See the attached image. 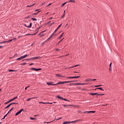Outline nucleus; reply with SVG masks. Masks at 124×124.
<instances>
[{
  "instance_id": "603ef678",
  "label": "nucleus",
  "mask_w": 124,
  "mask_h": 124,
  "mask_svg": "<svg viewBox=\"0 0 124 124\" xmlns=\"http://www.w3.org/2000/svg\"><path fill=\"white\" fill-rule=\"evenodd\" d=\"M65 16V14H63V15L62 16V18H63V17H64V16Z\"/></svg>"
},
{
  "instance_id": "aec40b11",
  "label": "nucleus",
  "mask_w": 124,
  "mask_h": 124,
  "mask_svg": "<svg viewBox=\"0 0 124 124\" xmlns=\"http://www.w3.org/2000/svg\"><path fill=\"white\" fill-rule=\"evenodd\" d=\"M63 107H68L69 106H71L70 105H63Z\"/></svg>"
},
{
  "instance_id": "f704fd0d",
  "label": "nucleus",
  "mask_w": 124,
  "mask_h": 124,
  "mask_svg": "<svg viewBox=\"0 0 124 124\" xmlns=\"http://www.w3.org/2000/svg\"><path fill=\"white\" fill-rule=\"evenodd\" d=\"M39 103L42 104H46V103L42 102H40Z\"/></svg>"
},
{
  "instance_id": "473e14b6",
  "label": "nucleus",
  "mask_w": 124,
  "mask_h": 124,
  "mask_svg": "<svg viewBox=\"0 0 124 124\" xmlns=\"http://www.w3.org/2000/svg\"><path fill=\"white\" fill-rule=\"evenodd\" d=\"M32 98H28L27 100V101H30V100H31V99H32Z\"/></svg>"
},
{
  "instance_id": "a18cd8bd",
  "label": "nucleus",
  "mask_w": 124,
  "mask_h": 124,
  "mask_svg": "<svg viewBox=\"0 0 124 124\" xmlns=\"http://www.w3.org/2000/svg\"><path fill=\"white\" fill-rule=\"evenodd\" d=\"M77 85H79L80 86H82V85H83V83H79L77 84Z\"/></svg>"
},
{
  "instance_id": "72a5a7b5",
  "label": "nucleus",
  "mask_w": 124,
  "mask_h": 124,
  "mask_svg": "<svg viewBox=\"0 0 124 124\" xmlns=\"http://www.w3.org/2000/svg\"><path fill=\"white\" fill-rule=\"evenodd\" d=\"M9 102H11L10 100H9L8 101H7V102H6V103H5V104H8V103H9Z\"/></svg>"
},
{
  "instance_id": "1a4fd4ad",
  "label": "nucleus",
  "mask_w": 124,
  "mask_h": 124,
  "mask_svg": "<svg viewBox=\"0 0 124 124\" xmlns=\"http://www.w3.org/2000/svg\"><path fill=\"white\" fill-rule=\"evenodd\" d=\"M45 31H42V32L39 34V35H40L41 37H42V36H44V35H45V34H43V32H44Z\"/></svg>"
},
{
  "instance_id": "6ab92c4d",
  "label": "nucleus",
  "mask_w": 124,
  "mask_h": 124,
  "mask_svg": "<svg viewBox=\"0 0 124 124\" xmlns=\"http://www.w3.org/2000/svg\"><path fill=\"white\" fill-rule=\"evenodd\" d=\"M90 94H91V95H96L97 93H90Z\"/></svg>"
},
{
  "instance_id": "6e6552de",
  "label": "nucleus",
  "mask_w": 124,
  "mask_h": 124,
  "mask_svg": "<svg viewBox=\"0 0 124 124\" xmlns=\"http://www.w3.org/2000/svg\"><path fill=\"white\" fill-rule=\"evenodd\" d=\"M62 24H61L60 25H59L58 28L55 30V31H54V32H56V31H58V30H59L60 28V27H62Z\"/></svg>"
},
{
  "instance_id": "0eeeda50",
  "label": "nucleus",
  "mask_w": 124,
  "mask_h": 124,
  "mask_svg": "<svg viewBox=\"0 0 124 124\" xmlns=\"http://www.w3.org/2000/svg\"><path fill=\"white\" fill-rule=\"evenodd\" d=\"M11 41H12V39H11L9 41H4V42H0V44H1V43H8V42H11Z\"/></svg>"
},
{
  "instance_id": "b1692460",
  "label": "nucleus",
  "mask_w": 124,
  "mask_h": 124,
  "mask_svg": "<svg viewBox=\"0 0 124 124\" xmlns=\"http://www.w3.org/2000/svg\"><path fill=\"white\" fill-rule=\"evenodd\" d=\"M10 106H11L10 104L5 107V109H7V108H9Z\"/></svg>"
},
{
  "instance_id": "3c124183",
  "label": "nucleus",
  "mask_w": 124,
  "mask_h": 124,
  "mask_svg": "<svg viewBox=\"0 0 124 124\" xmlns=\"http://www.w3.org/2000/svg\"><path fill=\"white\" fill-rule=\"evenodd\" d=\"M13 100H14V99H13V98L10 100L11 102V101H13Z\"/></svg>"
},
{
  "instance_id": "4468645a",
  "label": "nucleus",
  "mask_w": 124,
  "mask_h": 124,
  "mask_svg": "<svg viewBox=\"0 0 124 124\" xmlns=\"http://www.w3.org/2000/svg\"><path fill=\"white\" fill-rule=\"evenodd\" d=\"M32 25V23H30V25L29 26H25V27H26L27 28H31Z\"/></svg>"
},
{
  "instance_id": "864d4df0",
  "label": "nucleus",
  "mask_w": 124,
  "mask_h": 124,
  "mask_svg": "<svg viewBox=\"0 0 124 124\" xmlns=\"http://www.w3.org/2000/svg\"><path fill=\"white\" fill-rule=\"evenodd\" d=\"M16 98H17V96L13 98L14 100H15V99H16Z\"/></svg>"
},
{
  "instance_id": "a878e982",
  "label": "nucleus",
  "mask_w": 124,
  "mask_h": 124,
  "mask_svg": "<svg viewBox=\"0 0 124 124\" xmlns=\"http://www.w3.org/2000/svg\"><path fill=\"white\" fill-rule=\"evenodd\" d=\"M31 20H32V21H37V19L35 18H31Z\"/></svg>"
},
{
  "instance_id": "c85d7f7f",
  "label": "nucleus",
  "mask_w": 124,
  "mask_h": 124,
  "mask_svg": "<svg viewBox=\"0 0 124 124\" xmlns=\"http://www.w3.org/2000/svg\"><path fill=\"white\" fill-rule=\"evenodd\" d=\"M33 5H34V4H33L32 5H28L27 7H31V6H33Z\"/></svg>"
},
{
  "instance_id": "f3484780",
  "label": "nucleus",
  "mask_w": 124,
  "mask_h": 124,
  "mask_svg": "<svg viewBox=\"0 0 124 124\" xmlns=\"http://www.w3.org/2000/svg\"><path fill=\"white\" fill-rule=\"evenodd\" d=\"M13 109H14V108H11V109H10L9 110V111L8 112L7 114H9V113H10V112H11V111H12V110H13Z\"/></svg>"
},
{
  "instance_id": "2f4dec72",
  "label": "nucleus",
  "mask_w": 124,
  "mask_h": 124,
  "mask_svg": "<svg viewBox=\"0 0 124 124\" xmlns=\"http://www.w3.org/2000/svg\"><path fill=\"white\" fill-rule=\"evenodd\" d=\"M13 104H17V103H12L11 104H10V105H13Z\"/></svg>"
},
{
  "instance_id": "c9c22d12",
  "label": "nucleus",
  "mask_w": 124,
  "mask_h": 124,
  "mask_svg": "<svg viewBox=\"0 0 124 124\" xmlns=\"http://www.w3.org/2000/svg\"><path fill=\"white\" fill-rule=\"evenodd\" d=\"M80 78V76H77V77H73V78Z\"/></svg>"
},
{
  "instance_id": "5fc2aeb1",
  "label": "nucleus",
  "mask_w": 124,
  "mask_h": 124,
  "mask_svg": "<svg viewBox=\"0 0 124 124\" xmlns=\"http://www.w3.org/2000/svg\"><path fill=\"white\" fill-rule=\"evenodd\" d=\"M98 87H99V86H98V85H96V86H94L95 88H97Z\"/></svg>"
},
{
  "instance_id": "052dcab7",
  "label": "nucleus",
  "mask_w": 124,
  "mask_h": 124,
  "mask_svg": "<svg viewBox=\"0 0 124 124\" xmlns=\"http://www.w3.org/2000/svg\"><path fill=\"white\" fill-rule=\"evenodd\" d=\"M33 64V63H31L30 64V65H32Z\"/></svg>"
},
{
  "instance_id": "5701e85b",
  "label": "nucleus",
  "mask_w": 124,
  "mask_h": 124,
  "mask_svg": "<svg viewBox=\"0 0 124 124\" xmlns=\"http://www.w3.org/2000/svg\"><path fill=\"white\" fill-rule=\"evenodd\" d=\"M28 56H29V55H25L24 56H22V57L23 58V59H25V58H27Z\"/></svg>"
},
{
  "instance_id": "bf43d9fd",
  "label": "nucleus",
  "mask_w": 124,
  "mask_h": 124,
  "mask_svg": "<svg viewBox=\"0 0 124 124\" xmlns=\"http://www.w3.org/2000/svg\"><path fill=\"white\" fill-rule=\"evenodd\" d=\"M62 40H63V39H62V40H61L59 43H60V42H62Z\"/></svg>"
},
{
  "instance_id": "e2e57ef3",
  "label": "nucleus",
  "mask_w": 124,
  "mask_h": 124,
  "mask_svg": "<svg viewBox=\"0 0 124 124\" xmlns=\"http://www.w3.org/2000/svg\"><path fill=\"white\" fill-rule=\"evenodd\" d=\"M58 120H62V118H59L58 119H57V121H58Z\"/></svg>"
},
{
  "instance_id": "2eb2a0df",
  "label": "nucleus",
  "mask_w": 124,
  "mask_h": 124,
  "mask_svg": "<svg viewBox=\"0 0 124 124\" xmlns=\"http://www.w3.org/2000/svg\"><path fill=\"white\" fill-rule=\"evenodd\" d=\"M79 120H76V121H72V122H69L70 123V124H72L73 123H76V122H79Z\"/></svg>"
},
{
  "instance_id": "37998d69",
  "label": "nucleus",
  "mask_w": 124,
  "mask_h": 124,
  "mask_svg": "<svg viewBox=\"0 0 124 124\" xmlns=\"http://www.w3.org/2000/svg\"><path fill=\"white\" fill-rule=\"evenodd\" d=\"M36 68H31V70H35V71Z\"/></svg>"
},
{
  "instance_id": "9b49d317",
  "label": "nucleus",
  "mask_w": 124,
  "mask_h": 124,
  "mask_svg": "<svg viewBox=\"0 0 124 124\" xmlns=\"http://www.w3.org/2000/svg\"><path fill=\"white\" fill-rule=\"evenodd\" d=\"M67 2H73V3H75V0H70L68 1Z\"/></svg>"
},
{
  "instance_id": "338daca9",
  "label": "nucleus",
  "mask_w": 124,
  "mask_h": 124,
  "mask_svg": "<svg viewBox=\"0 0 124 124\" xmlns=\"http://www.w3.org/2000/svg\"><path fill=\"white\" fill-rule=\"evenodd\" d=\"M45 3V2L42 3V4H41V5H43V4H44Z\"/></svg>"
},
{
  "instance_id": "dca6fc26",
  "label": "nucleus",
  "mask_w": 124,
  "mask_h": 124,
  "mask_svg": "<svg viewBox=\"0 0 124 124\" xmlns=\"http://www.w3.org/2000/svg\"><path fill=\"white\" fill-rule=\"evenodd\" d=\"M66 3H67V2H64L63 4H62L61 5L62 7L64 6L65 5V4H66Z\"/></svg>"
},
{
  "instance_id": "e433bc0d",
  "label": "nucleus",
  "mask_w": 124,
  "mask_h": 124,
  "mask_svg": "<svg viewBox=\"0 0 124 124\" xmlns=\"http://www.w3.org/2000/svg\"><path fill=\"white\" fill-rule=\"evenodd\" d=\"M51 37H49L47 39L46 41H49V40H50V39H51Z\"/></svg>"
},
{
  "instance_id": "de8ad7c7",
  "label": "nucleus",
  "mask_w": 124,
  "mask_h": 124,
  "mask_svg": "<svg viewBox=\"0 0 124 124\" xmlns=\"http://www.w3.org/2000/svg\"><path fill=\"white\" fill-rule=\"evenodd\" d=\"M109 67H112V63H110L109 64Z\"/></svg>"
},
{
  "instance_id": "4c0bfd02",
  "label": "nucleus",
  "mask_w": 124,
  "mask_h": 124,
  "mask_svg": "<svg viewBox=\"0 0 124 124\" xmlns=\"http://www.w3.org/2000/svg\"><path fill=\"white\" fill-rule=\"evenodd\" d=\"M96 95H104V94H98L97 93V94H96Z\"/></svg>"
},
{
  "instance_id": "412c9836",
  "label": "nucleus",
  "mask_w": 124,
  "mask_h": 124,
  "mask_svg": "<svg viewBox=\"0 0 124 124\" xmlns=\"http://www.w3.org/2000/svg\"><path fill=\"white\" fill-rule=\"evenodd\" d=\"M78 65H75V66H71V67H69V69H70V68H73V67H76V66H78Z\"/></svg>"
},
{
  "instance_id": "8fccbe9b",
  "label": "nucleus",
  "mask_w": 124,
  "mask_h": 124,
  "mask_svg": "<svg viewBox=\"0 0 124 124\" xmlns=\"http://www.w3.org/2000/svg\"><path fill=\"white\" fill-rule=\"evenodd\" d=\"M91 81H96V79H92Z\"/></svg>"
},
{
  "instance_id": "09e8293b",
  "label": "nucleus",
  "mask_w": 124,
  "mask_h": 124,
  "mask_svg": "<svg viewBox=\"0 0 124 124\" xmlns=\"http://www.w3.org/2000/svg\"><path fill=\"white\" fill-rule=\"evenodd\" d=\"M27 64V63H23L22 64V65H26V64Z\"/></svg>"
},
{
  "instance_id": "49530a36",
  "label": "nucleus",
  "mask_w": 124,
  "mask_h": 124,
  "mask_svg": "<svg viewBox=\"0 0 124 124\" xmlns=\"http://www.w3.org/2000/svg\"><path fill=\"white\" fill-rule=\"evenodd\" d=\"M46 104H53V103H49V102H47V103H46Z\"/></svg>"
},
{
  "instance_id": "0e129e2a",
  "label": "nucleus",
  "mask_w": 124,
  "mask_h": 124,
  "mask_svg": "<svg viewBox=\"0 0 124 124\" xmlns=\"http://www.w3.org/2000/svg\"><path fill=\"white\" fill-rule=\"evenodd\" d=\"M87 83H83V85H87Z\"/></svg>"
},
{
  "instance_id": "ddd939ff",
  "label": "nucleus",
  "mask_w": 124,
  "mask_h": 124,
  "mask_svg": "<svg viewBox=\"0 0 124 124\" xmlns=\"http://www.w3.org/2000/svg\"><path fill=\"white\" fill-rule=\"evenodd\" d=\"M22 59H24L23 56L20 57V58H17L16 60L17 61H21V60H22Z\"/></svg>"
},
{
  "instance_id": "9d476101",
  "label": "nucleus",
  "mask_w": 124,
  "mask_h": 124,
  "mask_svg": "<svg viewBox=\"0 0 124 124\" xmlns=\"http://www.w3.org/2000/svg\"><path fill=\"white\" fill-rule=\"evenodd\" d=\"M75 80H72V81H64V84L67 83H70L71 82H75Z\"/></svg>"
},
{
  "instance_id": "f03ea898",
  "label": "nucleus",
  "mask_w": 124,
  "mask_h": 124,
  "mask_svg": "<svg viewBox=\"0 0 124 124\" xmlns=\"http://www.w3.org/2000/svg\"><path fill=\"white\" fill-rule=\"evenodd\" d=\"M38 31H39V28H37V29L36 30V33L34 34H26L25 35H35V34H36V33H37L38 32Z\"/></svg>"
},
{
  "instance_id": "4d7b16f0",
  "label": "nucleus",
  "mask_w": 124,
  "mask_h": 124,
  "mask_svg": "<svg viewBox=\"0 0 124 124\" xmlns=\"http://www.w3.org/2000/svg\"><path fill=\"white\" fill-rule=\"evenodd\" d=\"M111 69H111V67H109V71H111Z\"/></svg>"
},
{
  "instance_id": "a211bd4d",
  "label": "nucleus",
  "mask_w": 124,
  "mask_h": 124,
  "mask_svg": "<svg viewBox=\"0 0 124 124\" xmlns=\"http://www.w3.org/2000/svg\"><path fill=\"white\" fill-rule=\"evenodd\" d=\"M70 124V122L65 121L63 123V124Z\"/></svg>"
},
{
  "instance_id": "bb28decb",
  "label": "nucleus",
  "mask_w": 124,
  "mask_h": 124,
  "mask_svg": "<svg viewBox=\"0 0 124 124\" xmlns=\"http://www.w3.org/2000/svg\"><path fill=\"white\" fill-rule=\"evenodd\" d=\"M7 115H8V113H7V114L4 116V117L2 119V120H4V119H5V117H6V116H7Z\"/></svg>"
},
{
  "instance_id": "ea45409f",
  "label": "nucleus",
  "mask_w": 124,
  "mask_h": 124,
  "mask_svg": "<svg viewBox=\"0 0 124 124\" xmlns=\"http://www.w3.org/2000/svg\"><path fill=\"white\" fill-rule=\"evenodd\" d=\"M62 35H63V33L59 37V39H60L61 38H62Z\"/></svg>"
},
{
  "instance_id": "58836bf2",
  "label": "nucleus",
  "mask_w": 124,
  "mask_h": 124,
  "mask_svg": "<svg viewBox=\"0 0 124 124\" xmlns=\"http://www.w3.org/2000/svg\"><path fill=\"white\" fill-rule=\"evenodd\" d=\"M72 78H73V77H69L67 78L68 79H72Z\"/></svg>"
},
{
  "instance_id": "393cba45",
  "label": "nucleus",
  "mask_w": 124,
  "mask_h": 124,
  "mask_svg": "<svg viewBox=\"0 0 124 124\" xmlns=\"http://www.w3.org/2000/svg\"><path fill=\"white\" fill-rule=\"evenodd\" d=\"M40 11H38L37 13H34L33 15H37V14H38V13H39V12H40Z\"/></svg>"
},
{
  "instance_id": "f8f14e48",
  "label": "nucleus",
  "mask_w": 124,
  "mask_h": 124,
  "mask_svg": "<svg viewBox=\"0 0 124 124\" xmlns=\"http://www.w3.org/2000/svg\"><path fill=\"white\" fill-rule=\"evenodd\" d=\"M97 90H101V91H104V90L102 89V88L101 87L96 88L95 89V91H96Z\"/></svg>"
},
{
  "instance_id": "7c9ffc66",
  "label": "nucleus",
  "mask_w": 124,
  "mask_h": 124,
  "mask_svg": "<svg viewBox=\"0 0 124 124\" xmlns=\"http://www.w3.org/2000/svg\"><path fill=\"white\" fill-rule=\"evenodd\" d=\"M9 71L10 72H14L15 71H15V70H9Z\"/></svg>"
},
{
  "instance_id": "20e7f679",
  "label": "nucleus",
  "mask_w": 124,
  "mask_h": 124,
  "mask_svg": "<svg viewBox=\"0 0 124 124\" xmlns=\"http://www.w3.org/2000/svg\"><path fill=\"white\" fill-rule=\"evenodd\" d=\"M57 97H58V98H60V99H62V100H64L65 101H68V100H67L66 99H64L60 96H57Z\"/></svg>"
},
{
  "instance_id": "79ce46f5",
  "label": "nucleus",
  "mask_w": 124,
  "mask_h": 124,
  "mask_svg": "<svg viewBox=\"0 0 124 124\" xmlns=\"http://www.w3.org/2000/svg\"><path fill=\"white\" fill-rule=\"evenodd\" d=\"M36 118H32V117H31L30 118V120H35Z\"/></svg>"
},
{
  "instance_id": "13d9d810",
  "label": "nucleus",
  "mask_w": 124,
  "mask_h": 124,
  "mask_svg": "<svg viewBox=\"0 0 124 124\" xmlns=\"http://www.w3.org/2000/svg\"><path fill=\"white\" fill-rule=\"evenodd\" d=\"M88 113H93V111H88Z\"/></svg>"
},
{
  "instance_id": "cd10ccee",
  "label": "nucleus",
  "mask_w": 124,
  "mask_h": 124,
  "mask_svg": "<svg viewBox=\"0 0 124 124\" xmlns=\"http://www.w3.org/2000/svg\"><path fill=\"white\" fill-rule=\"evenodd\" d=\"M41 69H42L41 68H39V69H36V68L35 71H38L39 70H41Z\"/></svg>"
},
{
  "instance_id": "a19ab883",
  "label": "nucleus",
  "mask_w": 124,
  "mask_h": 124,
  "mask_svg": "<svg viewBox=\"0 0 124 124\" xmlns=\"http://www.w3.org/2000/svg\"><path fill=\"white\" fill-rule=\"evenodd\" d=\"M56 77H62V76H61L60 75H56Z\"/></svg>"
},
{
  "instance_id": "4be33fe9",
  "label": "nucleus",
  "mask_w": 124,
  "mask_h": 124,
  "mask_svg": "<svg viewBox=\"0 0 124 124\" xmlns=\"http://www.w3.org/2000/svg\"><path fill=\"white\" fill-rule=\"evenodd\" d=\"M86 81L87 82H90V81H92V79H90V78H87Z\"/></svg>"
},
{
  "instance_id": "c756f323",
  "label": "nucleus",
  "mask_w": 124,
  "mask_h": 124,
  "mask_svg": "<svg viewBox=\"0 0 124 124\" xmlns=\"http://www.w3.org/2000/svg\"><path fill=\"white\" fill-rule=\"evenodd\" d=\"M54 35H55V31H54V32L51 34L50 37H52V36H54Z\"/></svg>"
},
{
  "instance_id": "774afa93",
  "label": "nucleus",
  "mask_w": 124,
  "mask_h": 124,
  "mask_svg": "<svg viewBox=\"0 0 124 124\" xmlns=\"http://www.w3.org/2000/svg\"><path fill=\"white\" fill-rule=\"evenodd\" d=\"M28 89V87L25 88V90H27Z\"/></svg>"
},
{
  "instance_id": "423d86ee",
  "label": "nucleus",
  "mask_w": 124,
  "mask_h": 124,
  "mask_svg": "<svg viewBox=\"0 0 124 124\" xmlns=\"http://www.w3.org/2000/svg\"><path fill=\"white\" fill-rule=\"evenodd\" d=\"M46 84L48 86H55V84H53V82H46Z\"/></svg>"
},
{
  "instance_id": "39448f33",
  "label": "nucleus",
  "mask_w": 124,
  "mask_h": 124,
  "mask_svg": "<svg viewBox=\"0 0 124 124\" xmlns=\"http://www.w3.org/2000/svg\"><path fill=\"white\" fill-rule=\"evenodd\" d=\"M63 84H64V82H59L56 84H55L54 86H57V85H60V84L63 85Z\"/></svg>"
},
{
  "instance_id": "f257e3e1",
  "label": "nucleus",
  "mask_w": 124,
  "mask_h": 124,
  "mask_svg": "<svg viewBox=\"0 0 124 124\" xmlns=\"http://www.w3.org/2000/svg\"><path fill=\"white\" fill-rule=\"evenodd\" d=\"M40 57H34L32 58H29V59H26V61H31V60H37L39 59Z\"/></svg>"
},
{
  "instance_id": "6e6d98bb",
  "label": "nucleus",
  "mask_w": 124,
  "mask_h": 124,
  "mask_svg": "<svg viewBox=\"0 0 124 124\" xmlns=\"http://www.w3.org/2000/svg\"><path fill=\"white\" fill-rule=\"evenodd\" d=\"M52 4V3H50V4H48L47 5V6H50V5H51Z\"/></svg>"
},
{
  "instance_id": "680f3d73",
  "label": "nucleus",
  "mask_w": 124,
  "mask_h": 124,
  "mask_svg": "<svg viewBox=\"0 0 124 124\" xmlns=\"http://www.w3.org/2000/svg\"><path fill=\"white\" fill-rule=\"evenodd\" d=\"M54 24H55V22L51 23V25L52 26V25H54Z\"/></svg>"
},
{
  "instance_id": "7ed1b4c3",
  "label": "nucleus",
  "mask_w": 124,
  "mask_h": 124,
  "mask_svg": "<svg viewBox=\"0 0 124 124\" xmlns=\"http://www.w3.org/2000/svg\"><path fill=\"white\" fill-rule=\"evenodd\" d=\"M24 110V109H21V110H20L19 111H18L16 113L15 116H18V115H19V114H21V113H22V112Z\"/></svg>"
},
{
  "instance_id": "69168bd1",
  "label": "nucleus",
  "mask_w": 124,
  "mask_h": 124,
  "mask_svg": "<svg viewBox=\"0 0 124 124\" xmlns=\"http://www.w3.org/2000/svg\"><path fill=\"white\" fill-rule=\"evenodd\" d=\"M92 113H95V111H92Z\"/></svg>"
},
{
  "instance_id": "c03bdc74",
  "label": "nucleus",
  "mask_w": 124,
  "mask_h": 124,
  "mask_svg": "<svg viewBox=\"0 0 124 124\" xmlns=\"http://www.w3.org/2000/svg\"><path fill=\"white\" fill-rule=\"evenodd\" d=\"M88 112L89 111H84L83 114H87V113H89Z\"/></svg>"
}]
</instances>
